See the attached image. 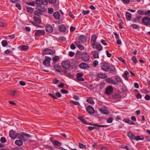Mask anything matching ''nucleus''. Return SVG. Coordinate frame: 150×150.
Masks as SVG:
<instances>
[{"label": "nucleus", "mask_w": 150, "mask_h": 150, "mask_svg": "<svg viewBox=\"0 0 150 150\" xmlns=\"http://www.w3.org/2000/svg\"><path fill=\"white\" fill-rule=\"evenodd\" d=\"M48 4L47 0H36L35 1V4H36V7H40L42 5H47Z\"/></svg>", "instance_id": "nucleus-1"}, {"label": "nucleus", "mask_w": 150, "mask_h": 150, "mask_svg": "<svg viewBox=\"0 0 150 150\" xmlns=\"http://www.w3.org/2000/svg\"><path fill=\"white\" fill-rule=\"evenodd\" d=\"M81 58L84 61L86 62L88 61L90 57L88 53L83 52L82 54Z\"/></svg>", "instance_id": "nucleus-2"}, {"label": "nucleus", "mask_w": 150, "mask_h": 150, "mask_svg": "<svg viewBox=\"0 0 150 150\" xmlns=\"http://www.w3.org/2000/svg\"><path fill=\"white\" fill-rule=\"evenodd\" d=\"M62 65L64 68L68 69L70 66V61L69 60L64 61L62 62Z\"/></svg>", "instance_id": "nucleus-3"}, {"label": "nucleus", "mask_w": 150, "mask_h": 150, "mask_svg": "<svg viewBox=\"0 0 150 150\" xmlns=\"http://www.w3.org/2000/svg\"><path fill=\"white\" fill-rule=\"evenodd\" d=\"M51 59L50 57L46 56L45 59L43 62V64L47 67H49L50 65V60Z\"/></svg>", "instance_id": "nucleus-4"}, {"label": "nucleus", "mask_w": 150, "mask_h": 150, "mask_svg": "<svg viewBox=\"0 0 150 150\" xmlns=\"http://www.w3.org/2000/svg\"><path fill=\"white\" fill-rule=\"evenodd\" d=\"M113 91V89L111 86H108L105 89V93L108 95H109L111 94Z\"/></svg>", "instance_id": "nucleus-5"}, {"label": "nucleus", "mask_w": 150, "mask_h": 150, "mask_svg": "<svg viewBox=\"0 0 150 150\" xmlns=\"http://www.w3.org/2000/svg\"><path fill=\"white\" fill-rule=\"evenodd\" d=\"M143 24L146 25H150V18L148 17L144 18L142 20Z\"/></svg>", "instance_id": "nucleus-6"}, {"label": "nucleus", "mask_w": 150, "mask_h": 150, "mask_svg": "<svg viewBox=\"0 0 150 150\" xmlns=\"http://www.w3.org/2000/svg\"><path fill=\"white\" fill-rule=\"evenodd\" d=\"M96 35L94 34L92 36L91 38V43L93 48H94V45H95L96 42Z\"/></svg>", "instance_id": "nucleus-7"}, {"label": "nucleus", "mask_w": 150, "mask_h": 150, "mask_svg": "<svg viewBox=\"0 0 150 150\" xmlns=\"http://www.w3.org/2000/svg\"><path fill=\"white\" fill-rule=\"evenodd\" d=\"M110 65L109 64L105 63L102 66L101 68L104 71H107L110 69Z\"/></svg>", "instance_id": "nucleus-8"}, {"label": "nucleus", "mask_w": 150, "mask_h": 150, "mask_svg": "<svg viewBox=\"0 0 150 150\" xmlns=\"http://www.w3.org/2000/svg\"><path fill=\"white\" fill-rule=\"evenodd\" d=\"M9 134L10 137L13 139H15L17 137L18 133H16L13 130H11L10 131Z\"/></svg>", "instance_id": "nucleus-9"}, {"label": "nucleus", "mask_w": 150, "mask_h": 150, "mask_svg": "<svg viewBox=\"0 0 150 150\" xmlns=\"http://www.w3.org/2000/svg\"><path fill=\"white\" fill-rule=\"evenodd\" d=\"M79 40L80 43H84L86 41L87 39L84 35H81L79 37Z\"/></svg>", "instance_id": "nucleus-10"}, {"label": "nucleus", "mask_w": 150, "mask_h": 150, "mask_svg": "<svg viewBox=\"0 0 150 150\" xmlns=\"http://www.w3.org/2000/svg\"><path fill=\"white\" fill-rule=\"evenodd\" d=\"M53 53L52 51L49 49H46L44 50L42 52L43 55L45 54H52Z\"/></svg>", "instance_id": "nucleus-11"}, {"label": "nucleus", "mask_w": 150, "mask_h": 150, "mask_svg": "<svg viewBox=\"0 0 150 150\" xmlns=\"http://www.w3.org/2000/svg\"><path fill=\"white\" fill-rule=\"evenodd\" d=\"M86 109L87 111L90 114H93L95 112V110L91 106H88L86 107Z\"/></svg>", "instance_id": "nucleus-12"}, {"label": "nucleus", "mask_w": 150, "mask_h": 150, "mask_svg": "<svg viewBox=\"0 0 150 150\" xmlns=\"http://www.w3.org/2000/svg\"><path fill=\"white\" fill-rule=\"evenodd\" d=\"M45 33L44 30H38L35 33V35L36 36H39L44 35Z\"/></svg>", "instance_id": "nucleus-13"}, {"label": "nucleus", "mask_w": 150, "mask_h": 150, "mask_svg": "<svg viewBox=\"0 0 150 150\" xmlns=\"http://www.w3.org/2000/svg\"><path fill=\"white\" fill-rule=\"evenodd\" d=\"M99 111L102 114H107L109 113V111L107 108H103L99 109Z\"/></svg>", "instance_id": "nucleus-14"}, {"label": "nucleus", "mask_w": 150, "mask_h": 150, "mask_svg": "<svg viewBox=\"0 0 150 150\" xmlns=\"http://www.w3.org/2000/svg\"><path fill=\"white\" fill-rule=\"evenodd\" d=\"M52 144L56 148L59 149V148L60 146L61 145V143L57 140L53 142Z\"/></svg>", "instance_id": "nucleus-15"}, {"label": "nucleus", "mask_w": 150, "mask_h": 150, "mask_svg": "<svg viewBox=\"0 0 150 150\" xmlns=\"http://www.w3.org/2000/svg\"><path fill=\"white\" fill-rule=\"evenodd\" d=\"M106 82L110 84L115 85L116 84L115 81L112 80L111 78H108L105 79Z\"/></svg>", "instance_id": "nucleus-16"}, {"label": "nucleus", "mask_w": 150, "mask_h": 150, "mask_svg": "<svg viewBox=\"0 0 150 150\" xmlns=\"http://www.w3.org/2000/svg\"><path fill=\"white\" fill-rule=\"evenodd\" d=\"M80 68L81 69H85L87 68H89L88 65L86 63H81L79 65Z\"/></svg>", "instance_id": "nucleus-17"}, {"label": "nucleus", "mask_w": 150, "mask_h": 150, "mask_svg": "<svg viewBox=\"0 0 150 150\" xmlns=\"http://www.w3.org/2000/svg\"><path fill=\"white\" fill-rule=\"evenodd\" d=\"M83 76V74L82 73H78L76 74L77 78V79L80 81H83L84 80V79L81 77Z\"/></svg>", "instance_id": "nucleus-18"}, {"label": "nucleus", "mask_w": 150, "mask_h": 150, "mask_svg": "<svg viewBox=\"0 0 150 150\" xmlns=\"http://www.w3.org/2000/svg\"><path fill=\"white\" fill-rule=\"evenodd\" d=\"M17 137H18V138L20 139V140L23 141H26L27 140V139L24 137V135H22V134H21L19 133H18V136Z\"/></svg>", "instance_id": "nucleus-19"}, {"label": "nucleus", "mask_w": 150, "mask_h": 150, "mask_svg": "<svg viewBox=\"0 0 150 150\" xmlns=\"http://www.w3.org/2000/svg\"><path fill=\"white\" fill-rule=\"evenodd\" d=\"M45 29L46 31L48 33H51L53 31V28L50 25H48L46 27Z\"/></svg>", "instance_id": "nucleus-20"}, {"label": "nucleus", "mask_w": 150, "mask_h": 150, "mask_svg": "<svg viewBox=\"0 0 150 150\" xmlns=\"http://www.w3.org/2000/svg\"><path fill=\"white\" fill-rule=\"evenodd\" d=\"M127 136L131 140H135V136L130 132H128Z\"/></svg>", "instance_id": "nucleus-21"}, {"label": "nucleus", "mask_w": 150, "mask_h": 150, "mask_svg": "<svg viewBox=\"0 0 150 150\" xmlns=\"http://www.w3.org/2000/svg\"><path fill=\"white\" fill-rule=\"evenodd\" d=\"M59 29L61 32H64L66 30V28L64 25H61L59 26Z\"/></svg>", "instance_id": "nucleus-22"}, {"label": "nucleus", "mask_w": 150, "mask_h": 150, "mask_svg": "<svg viewBox=\"0 0 150 150\" xmlns=\"http://www.w3.org/2000/svg\"><path fill=\"white\" fill-rule=\"evenodd\" d=\"M54 68L55 70L58 72H61L62 71L60 66L55 64L54 66Z\"/></svg>", "instance_id": "nucleus-23"}, {"label": "nucleus", "mask_w": 150, "mask_h": 150, "mask_svg": "<svg viewBox=\"0 0 150 150\" xmlns=\"http://www.w3.org/2000/svg\"><path fill=\"white\" fill-rule=\"evenodd\" d=\"M36 8L39 10L42 13L43 12H45L46 10L44 6H40V7H36Z\"/></svg>", "instance_id": "nucleus-24"}, {"label": "nucleus", "mask_w": 150, "mask_h": 150, "mask_svg": "<svg viewBox=\"0 0 150 150\" xmlns=\"http://www.w3.org/2000/svg\"><path fill=\"white\" fill-rule=\"evenodd\" d=\"M53 15L56 19H59L60 18V15L58 12H56L54 13L53 14Z\"/></svg>", "instance_id": "nucleus-25"}, {"label": "nucleus", "mask_w": 150, "mask_h": 150, "mask_svg": "<svg viewBox=\"0 0 150 150\" xmlns=\"http://www.w3.org/2000/svg\"><path fill=\"white\" fill-rule=\"evenodd\" d=\"M17 91L16 90H13L9 93V94L11 96L13 97H16L17 95Z\"/></svg>", "instance_id": "nucleus-26"}, {"label": "nucleus", "mask_w": 150, "mask_h": 150, "mask_svg": "<svg viewBox=\"0 0 150 150\" xmlns=\"http://www.w3.org/2000/svg\"><path fill=\"white\" fill-rule=\"evenodd\" d=\"M27 12L30 13H32L34 11V8L28 6L26 7Z\"/></svg>", "instance_id": "nucleus-27"}, {"label": "nucleus", "mask_w": 150, "mask_h": 150, "mask_svg": "<svg viewBox=\"0 0 150 150\" xmlns=\"http://www.w3.org/2000/svg\"><path fill=\"white\" fill-rule=\"evenodd\" d=\"M126 18L127 20L130 21L131 19V15L130 13L128 12L126 13Z\"/></svg>", "instance_id": "nucleus-28"}, {"label": "nucleus", "mask_w": 150, "mask_h": 150, "mask_svg": "<svg viewBox=\"0 0 150 150\" xmlns=\"http://www.w3.org/2000/svg\"><path fill=\"white\" fill-rule=\"evenodd\" d=\"M75 44L81 50H83L84 49V47L82 45L79 44V42L76 41L75 42Z\"/></svg>", "instance_id": "nucleus-29"}, {"label": "nucleus", "mask_w": 150, "mask_h": 150, "mask_svg": "<svg viewBox=\"0 0 150 150\" xmlns=\"http://www.w3.org/2000/svg\"><path fill=\"white\" fill-rule=\"evenodd\" d=\"M15 144L18 146H21L23 144L22 141L20 140H17L15 141Z\"/></svg>", "instance_id": "nucleus-30"}, {"label": "nucleus", "mask_w": 150, "mask_h": 150, "mask_svg": "<svg viewBox=\"0 0 150 150\" xmlns=\"http://www.w3.org/2000/svg\"><path fill=\"white\" fill-rule=\"evenodd\" d=\"M99 52L98 51H94L93 54V56L94 58L95 59L98 58H99Z\"/></svg>", "instance_id": "nucleus-31"}, {"label": "nucleus", "mask_w": 150, "mask_h": 150, "mask_svg": "<svg viewBox=\"0 0 150 150\" xmlns=\"http://www.w3.org/2000/svg\"><path fill=\"white\" fill-rule=\"evenodd\" d=\"M115 79L117 82L120 83L122 82V79H121L120 77L118 75H116L115 76Z\"/></svg>", "instance_id": "nucleus-32"}, {"label": "nucleus", "mask_w": 150, "mask_h": 150, "mask_svg": "<svg viewBox=\"0 0 150 150\" xmlns=\"http://www.w3.org/2000/svg\"><path fill=\"white\" fill-rule=\"evenodd\" d=\"M94 46H96L95 48L97 49L99 51H101L103 49V47L100 44H96Z\"/></svg>", "instance_id": "nucleus-33"}, {"label": "nucleus", "mask_w": 150, "mask_h": 150, "mask_svg": "<svg viewBox=\"0 0 150 150\" xmlns=\"http://www.w3.org/2000/svg\"><path fill=\"white\" fill-rule=\"evenodd\" d=\"M28 46L25 45H22L21 46V50L22 51H26L28 49Z\"/></svg>", "instance_id": "nucleus-34"}, {"label": "nucleus", "mask_w": 150, "mask_h": 150, "mask_svg": "<svg viewBox=\"0 0 150 150\" xmlns=\"http://www.w3.org/2000/svg\"><path fill=\"white\" fill-rule=\"evenodd\" d=\"M33 18L34 21L37 22L38 24L41 23V20L38 17L35 16L33 17Z\"/></svg>", "instance_id": "nucleus-35"}, {"label": "nucleus", "mask_w": 150, "mask_h": 150, "mask_svg": "<svg viewBox=\"0 0 150 150\" xmlns=\"http://www.w3.org/2000/svg\"><path fill=\"white\" fill-rule=\"evenodd\" d=\"M98 75L99 78L101 79H105L107 77V76L105 74H99Z\"/></svg>", "instance_id": "nucleus-36"}, {"label": "nucleus", "mask_w": 150, "mask_h": 150, "mask_svg": "<svg viewBox=\"0 0 150 150\" xmlns=\"http://www.w3.org/2000/svg\"><path fill=\"white\" fill-rule=\"evenodd\" d=\"M59 57L58 56H54L52 58V60L54 63H56L57 61L59 59Z\"/></svg>", "instance_id": "nucleus-37"}, {"label": "nucleus", "mask_w": 150, "mask_h": 150, "mask_svg": "<svg viewBox=\"0 0 150 150\" xmlns=\"http://www.w3.org/2000/svg\"><path fill=\"white\" fill-rule=\"evenodd\" d=\"M87 101L88 103L91 104H93L94 103V101L92 99L91 97H90L87 98Z\"/></svg>", "instance_id": "nucleus-38"}, {"label": "nucleus", "mask_w": 150, "mask_h": 150, "mask_svg": "<svg viewBox=\"0 0 150 150\" xmlns=\"http://www.w3.org/2000/svg\"><path fill=\"white\" fill-rule=\"evenodd\" d=\"M26 3L29 5L33 6H34L35 5V2H34V1H32L31 2H26Z\"/></svg>", "instance_id": "nucleus-39"}, {"label": "nucleus", "mask_w": 150, "mask_h": 150, "mask_svg": "<svg viewBox=\"0 0 150 150\" xmlns=\"http://www.w3.org/2000/svg\"><path fill=\"white\" fill-rule=\"evenodd\" d=\"M34 14L37 16H39L40 15H42V13L40 12L39 10H37L35 11Z\"/></svg>", "instance_id": "nucleus-40"}, {"label": "nucleus", "mask_w": 150, "mask_h": 150, "mask_svg": "<svg viewBox=\"0 0 150 150\" xmlns=\"http://www.w3.org/2000/svg\"><path fill=\"white\" fill-rule=\"evenodd\" d=\"M1 44L2 46L4 47H6L8 45L7 41L5 40H3L1 42Z\"/></svg>", "instance_id": "nucleus-41"}, {"label": "nucleus", "mask_w": 150, "mask_h": 150, "mask_svg": "<svg viewBox=\"0 0 150 150\" xmlns=\"http://www.w3.org/2000/svg\"><path fill=\"white\" fill-rule=\"evenodd\" d=\"M79 119L84 124H87V121L84 119L82 117L79 116L78 117Z\"/></svg>", "instance_id": "nucleus-42"}, {"label": "nucleus", "mask_w": 150, "mask_h": 150, "mask_svg": "<svg viewBox=\"0 0 150 150\" xmlns=\"http://www.w3.org/2000/svg\"><path fill=\"white\" fill-rule=\"evenodd\" d=\"M110 71H109V73H112L116 71L115 68L114 67H112L111 68H110Z\"/></svg>", "instance_id": "nucleus-43"}, {"label": "nucleus", "mask_w": 150, "mask_h": 150, "mask_svg": "<svg viewBox=\"0 0 150 150\" xmlns=\"http://www.w3.org/2000/svg\"><path fill=\"white\" fill-rule=\"evenodd\" d=\"M48 95L52 97L53 99H57V98L53 94L51 93H49L48 94Z\"/></svg>", "instance_id": "nucleus-44"}, {"label": "nucleus", "mask_w": 150, "mask_h": 150, "mask_svg": "<svg viewBox=\"0 0 150 150\" xmlns=\"http://www.w3.org/2000/svg\"><path fill=\"white\" fill-rule=\"evenodd\" d=\"M48 12L49 14H52L53 12V8H48Z\"/></svg>", "instance_id": "nucleus-45"}, {"label": "nucleus", "mask_w": 150, "mask_h": 150, "mask_svg": "<svg viewBox=\"0 0 150 150\" xmlns=\"http://www.w3.org/2000/svg\"><path fill=\"white\" fill-rule=\"evenodd\" d=\"M79 147L81 149H85L86 148V146L81 143L79 144Z\"/></svg>", "instance_id": "nucleus-46"}, {"label": "nucleus", "mask_w": 150, "mask_h": 150, "mask_svg": "<svg viewBox=\"0 0 150 150\" xmlns=\"http://www.w3.org/2000/svg\"><path fill=\"white\" fill-rule=\"evenodd\" d=\"M21 134H22V135H23L25 136H26L27 137H29V138H31L32 137L29 134H26L24 132H22L21 133Z\"/></svg>", "instance_id": "nucleus-47"}, {"label": "nucleus", "mask_w": 150, "mask_h": 150, "mask_svg": "<svg viewBox=\"0 0 150 150\" xmlns=\"http://www.w3.org/2000/svg\"><path fill=\"white\" fill-rule=\"evenodd\" d=\"M132 60L135 64L137 63L138 62L135 56L133 57L132 58Z\"/></svg>", "instance_id": "nucleus-48"}, {"label": "nucleus", "mask_w": 150, "mask_h": 150, "mask_svg": "<svg viewBox=\"0 0 150 150\" xmlns=\"http://www.w3.org/2000/svg\"><path fill=\"white\" fill-rule=\"evenodd\" d=\"M121 97V96L119 94H116L114 96V98L118 99L120 98Z\"/></svg>", "instance_id": "nucleus-49"}, {"label": "nucleus", "mask_w": 150, "mask_h": 150, "mask_svg": "<svg viewBox=\"0 0 150 150\" xmlns=\"http://www.w3.org/2000/svg\"><path fill=\"white\" fill-rule=\"evenodd\" d=\"M137 12L139 14L142 15L145 14V12L143 10H139Z\"/></svg>", "instance_id": "nucleus-50"}, {"label": "nucleus", "mask_w": 150, "mask_h": 150, "mask_svg": "<svg viewBox=\"0 0 150 150\" xmlns=\"http://www.w3.org/2000/svg\"><path fill=\"white\" fill-rule=\"evenodd\" d=\"M123 3L125 4H128L130 2V0H121Z\"/></svg>", "instance_id": "nucleus-51"}, {"label": "nucleus", "mask_w": 150, "mask_h": 150, "mask_svg": "<svg viewBox=\"0 0 150 150\" xmlns=\"http://www.w3.org/2000/svg\"><path fill=\"white\" fill-rule=\"evenodd\" d=\"M90 11L89 10L84 11V10L82 11V13L84 15L87 14L89 13Z\"/></svg>", "instance_id": "nucleus-52"}, {"label": "nucleus", "mask_w": 150, "mask_h": 150, "mask_svg": "<svg viewBox=\"0 0 150 150\" xmlns=\"http://www.w3.org/2000/svg\"><path fill=\"white\" fill-rule=\"evenodd\" d=\"M93 66L94 67H96L98 64V62L97 60L94 61L93 62Z\"/></svg>", "instance_id": "nucleus-53"}, {"label": "nucleus", "mask_w": 150, "mask_h": 150, "mask_svg": "<svg viewBox=\"0 0 150 150\" xmlns=\"http://www.w3.org/2000/svg\"><path fill=\"white\" fill-rule=\"evenodd\" d=\"M1 141L2 143H4L6 142V140L4 137H2L1 139Z\"/></svg>", "instance_id": "nucleus-54"}, {"label": "nucleus", "mask_w": 150, "mask_h": 150, "mask_svg": "<svg viewBox=\"0 0 150 150\" xmlns=\"http://www.w3.org/2000/svg\"><path fill=\"white\" fill-rule=\"evenodd\" d=\"M61 92L63 93L67 94L68 93V91L64 89H62L61 91Z\"/></svg>", "instance_id": "nucleus-55"}, {"label": "nucleus", "mask_w": 150, "mask_h": 150, "mask_svg": "<svg viewBox=\"0 0 150 150\" xmlns=\"http://www.w3.org/2000/svg\"><path fill=\"white\" fill-rule=\"evenodd\" d=\"M113 119L112 117H110L107 120V122L108 123H110L112 122Z\"/></svg>", "instance_id": "nucleus-56"}, {"label": "nucleus", "mask_w": 150, "mask_h": 150, "mask_svg": "<svg viewBox=\"0 0 150 150\" xmlns=\"http://www.w3.org/2000/svg\"><path fill=\"white\" fill-rule=\"evenodd\" d=\"M71 102L73 104L76 105H79L80 103L78 102L75 101L73 100H71Z\"/></svg>", "instance_id": "nucleus-57"}, {"label": "nucleus", "mask_w": 150, "mask_h": 150, "mask_svg": "<svg viewBox=\"0 0 150 150\" xmlns=\"http://www.w3.org/2000/svg\"><path fill=\"white\" fill-rule=\"evenodd\" d=\"M135 140H136L137 141H138L140 140H143L144 138H142V139H141L140 138V137L139 136H135Z\"/></svg>", "instance_id": "nucleus-58"}, {"label": "nucleus", "mask_w": 150, "mask_h": 150, "mask_svg": "<svg viewBox=\"0 0 150 150\" xmlns=\"http://www.w3.org/2000/svg\"><path fill=\"white\" fill-rule=\"evenodd\" d=\"M145 15L146 16H150V10H148L147 11L145 12Z\"/></svg>", "instance_id": "nucleus-59"}, {"label": "nucleus", "mask_w": 150, "mask_h": 150, "mask_svg": "<svg viewBox=\"0 0 150 150\" xmlns=\"http://www.w3.org/2000/svg\"><path fill=\"white\" fill-rule=\"evenodd\" d=\"M105 52L108 57H111L112 55L111 53H109L108 50H106Z\"/></svg>", "instance_id": "nucleus-60"}, {"label": "nucleus", "mask_w": 150, "mask_h": 150, "mask_svg": "<svg viewBox=\"0 0 150 150\" xmlns=\"http://www.w3.org/2000/svg\"><path fill=\"white\" fill-rule=\"evenodd\" d=\"M30 22L34 25L36 27H38L39 25L38 24L35 22H33V21H31Z\"/></svg>", "instance_id": "nucleus-61"}, {"label": "nucleus", "mask_w": 150, "mask_h": 150, "mask_svg": "<svg viewBox=\"0 0 150 150\" xmlns=\"http://www.w3.org/2000/svg\"><path fill=\"white\" fill-rule=\"evenodd\" d=\"M145 98L146 100H149L150 99V96L149 95L146 94L145 97Z\"/></svg>", "instance_id": "nucleus-62"}, {"label": "nucleus", "mask_w": 150, "mask_h": 150, "mask_svg": "<svg viewBox=\"0 0 150 150\" xmlns=\"http://www.w3.org/2000/svg\"><path fill=\"white\" fill-rule=\"evenodd\" d=\"M117 43L118 45H121L122 44V42L119 39H117Z\"/></svg>", "instance_id": "nucleus-63"}, {"label": "nucleus", "mask_w": 150, "mask_h": 150, "mask_svg": "<svg viewBox=\"0 0 150 150\" xmlns=\"http://www.w3.org/2000/svg\"><path fill=\"white\" fill-rule=\"evenodd\" d=\"M55 94L56 96L60 98L62 96V95L59 92H57Z\"/></svg>", "instance_id": "nucleus-64"}]
</instances>
